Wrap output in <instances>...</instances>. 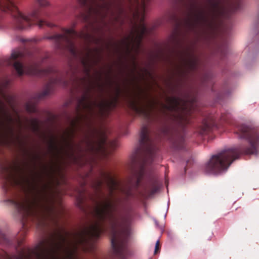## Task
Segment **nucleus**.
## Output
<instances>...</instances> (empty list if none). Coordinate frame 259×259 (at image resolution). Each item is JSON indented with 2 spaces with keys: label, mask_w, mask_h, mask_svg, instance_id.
Returning a JSON list of instances; mask_svg holds the SVG:
<instances>
[{
  "label": "nucleus",
  "mask_w": 259,
  "mask_h": 259,
  "mask_svg": "<svg viewBox=\"0 0 259 259\" xmlns=\"http://www.w3.org/2000/svg\"><path fill=\"white\" fill-rule=\"evenodd\" d=\"M37 4L40 6H46L49 5L47 0H37Z\"/></svg>",
  "instance_id": "aec40b11"
},
{
  "label": "nucleus",
  "mask_w": 259,
  "mask_h": 259,
  "mask_svg": "<svg viewBox=\"0 0 259 259\" xmlns=\"http://www.w3.org/2000/svg\"><path fill=\"white\" fill-rule=\"evenodd\" d=\"M119 96L115 95L114 97H113L111 99L116 104H117V102L118 101Z\"/></svg>",
  "instance_id": "393cba45"
},
{
  "label": "nucleus",
  "mask_w": 259,
  "mask_h": 259,
  "mask_svg": "<svg viewBox=\"0 0 259 259\" xmlns=\"http://www.w3.org/2000/svg\"><path fill=\"white\" fill-rule=\"evenodd\" d=\"M21 56V54L19 51H15L12 53L11 57L13 59H17Z\"/></svg>",
  "instance_id": "412c9836"
},
{
  "label": "nucleus",
  "mask_w": 259,
  "mask_h": 259,
  "mask_svg": "<svg viewBox=\"0 0 259 259\" xmlns=\"http://www.w3.org/2000/svg\"><path fill=\"white\" fill-rule=\"evenodd\" d=\"M165 103L166 104H161V105L163 109L174 112V119L179 120L186 123L189 122L187 115L190 112L188 109V106L190 103L174 97L166 98Z\"/></svg>",
  "instance_id": "20e7f679"
},
{
  "label": "nucleus",
  "mask_w": 259,
  "mask_h": 259,
  "mask_svg": "<svg viewBox=\"0 0 259 259\" xmlns=\"http://www.w3.org/2000/svg\"><path fill=\"white\" fill-rule=\"evenodd\" d=\"M227 169V150H223L216 155H212L205 165V171L208 174H221Z\"/></svg>",
  "instance_id": "6e6552de"
},
{
  "label": "nucleus",
  "mask_w": 259,
  "mask_h": 259,
  "mask_svg": "<svg viewBox=\"0 0 259 259\" xmlns=\"http://www.w3.org/2000/svg\"><path fill=\"white\" fill-rule=\"evenodd\" d=\"M79 3L82 5H85L87 2V0H78Z\"/></svg>",
  "instance_id": "7c9ffc66"
},
{
  "label": "nucleus",
  "mask_w": 259,
  "mask_h": 259,
  "mask_svg": "<svg viewBox=\"0 0 259 259\" xmlns=\"http://www.w3.org/2000/svg\"><path fill=\"white\" fill-rule=\"evenodd\" d=\"M149 141V138L148 137V130L145 126L143 127L141 130L140 134V144H144L147 143Z\"/></svg>",
  "instance_id": "a211bd4d"
},
{
  "label": "nucleus",
  "mask_w": 259,
  "mask_h": 259,
  "mask_svg": "<svg viewBox=\"0 0 259 259\" xmlns=\"http://www.w3.org/2000/svg\"><path fill=\"white\" fill-rule=\"evenodd\" d=\"M147 1L148 0H142L141 4L142 6V9L144 10L146 5V3Z\"/></svg>",
  "instance_id": "bb28decb"
},
{
  "label": "nucleus",
  "mask_w": 259,
  "mask_h": 259,
  "mask_svg": "<svg viewBox=\"0 0 259 259\" xmlns=\"http://www.w3.org/2000/svg\"><path fill=\"white\" fill-rule=\"evenodd\" d=\"M241 1V0H228V36L229 35L230 24L232 25V21H230L229 15L240 9Z\"/></svg>",
  "instance_id": "ddd939ff"
},
{
  "label": "nucleus",
  "mask_w": 259,
  "mask_h": 259,
  "mask_svg": "<svg viewBox=\"0 0 259 259\" xmlns=\"http://www.w3.org/2000/svg\"><path fill=\"white\" fill-rule=\"evenodd\" d=\"M240 154V153L238 149L236 148H228V168L234 160L239 157Z\"/></svg>",
  "instance_id": "dca6fc26"
},
{
  "label": "nucleus",
  "mask_w": 259,
  "mask_h": 259,
  "mask_svg": "<svg viewBox=\"0 0 259 259\" xmlns=\"http://www.w3.org/2000/svg\"><path fill=\"white\" fill-rule=\"evenodd\" d=\"M95 105V102L90 101L87 95L84 94L78 102L77 108L91 111Z\"/></svg>",
  "instance_id": "4468645a"
},
{
  "label": "nucleus",
  "mask_w": 259,
  "mask_h": 259,
  "mask_svg": "<svg viewBox=\"0 0 259 259\" xmlns=\"http://www.w3.org/2000/svg\"><path fill=\"white\" fill-rule=\"evenodd\" d=\"M29 16H37V15L35 13H33L29 15Z\"/></svg>",
  "instance_id": "f704fd0d"
},
{
  "label": "nucleus",
  "mask_w": 259,
  "mask_h": 259,
  "mask_svg": "<svg viewBox=\"0 0 259 259\" xmlns=\"http://www.w3.org/2000/svg\"><path fill=\"white\" fill-rule=\"evenodd\" d=\"M117 104L111 99L109 101H102L98 104V107L101 109L110 110L116 107Z\"/></svg>",
  "instance_id": "f3484780"
},
{
  "label": "nucleus",
  "mask_w": 259,
  "mask_h": 259,
  "mask_svg": "<svg viewBox=\"0 0 259 259\" xmlns=\"http://www.w3.org/2000/svg\"><path fill=\"white\" fill-rule=\"evenodd\" d=\"M78 37H81V34H78L73 29H68L65 30L64 35L57 34L55 35L51 38L67 42L70 45L69 51L72 54H75V50L74 48L73 40Z\"/></svg>",
  "instance_id": "9d476101"
},
{
  "label": "nucleus",
  "mask_w": 259,
  "mask_h": 259,
  "mask_svg": "<svg viewBox=\"0 0 259 259\" xmlns=\"http://www.w3.org/2000/svg\"><path fill=\"white\" fill-rule=\"evenodd\" d=\"M26 110L28 112H33L35 111V108L34 106H30L28 104L26 105Z\"/></svg>",
  "instance_id": "4be33fe9"
},
{
  "label": "nucleus",
  "mask_w": 259,
  "mask_h": 259,
  "mask_svg": "<svg viewBox=\"0 0 259 259\" xmlns=\"http://www.w3.org/2000/svg\"><path fill=\"white\" fill-rule=\"evenodd\" d=\"M239 138L247 140L249 146L242 148L245 154L257 155L259 154V133L250 124H242L238 127Z\"/></svg>",
  "instance_id": "7ed1b4c3"
},
{
  "label": "nucleus",
  "mask_w": 259,
  "mask_h": 259,
  "mask_svg": "<svg viewBox=\"0 0 259 259\" xmlns=\"http://www.w3.org/2000/svg\"><path fill=\"white\" fill-rule=\"evenodd\" d=\"M88 149L92 152L103 156L107 155L106 149V136L101 130L93 128L85 139Z\"/></svg>",
  "instance_id": "39448f33"
},
{
  "label": "nucleus",
  "mask_w": 259,
  "mask_h": 259,
  "mask_svg": "<svg viewBox=\"0 0 259 259\" xmlns=\"http://www.w3.org/2000/svg\"><path fill=\"white\" fill-rule=\"evenodd\" d=\"M13 143V131L11 128H8L4 133L0 134V144L9 145Z\"/></svg>",
  "instance_id": "2eb2a0df"
},
{
  "label": "nucleus",
  "mask_w": 259,
  "mask_h": 259,
  "mask_svg": "<svg viewBox=\"0 0 259 259\" xmlns=\"http://www.w3.org/2000/svg\"><path fill=\"white\" fill-rule=\"evenodd\" d=\"M144 17L143 14H142L140 23L139 25H135L130 35L121 40V44L124 45L126 49L128 50L130 48L136 47L139 48L143 35L146 31L144 24Z\"/></svg>",
  "instance_id": "0eeeda50"
},
{
  "label": "nucleus",
  "mask_w": 259,
  "mask_h": 259,
  "mask_svg": "<svg viewBox=\"0 0 259 259\" xmlns=\"http://www.w3.org/2000/svg\"><path fill=\"white\" fill-rule=\"evenodd\" d=\"M31 124L33 126V130H36L37 128V122L36 119H33L31 121Z\"/></svg>",
  "instance_id": "5701e85b"
},
{
  "label": "nucleus",
  "mask_w": 259,
  "mask_h": 259,
  "mask_svg": "<svg viewBox=\"0 0 259 259\" xmlns=\"http://www.w3.org/2000/svg\"><path fill=\"white\" fill-rule=\"evenodd\" d=\"M7 180L15 185L22 186L27 184L29 188L34 192L32 202L25 199L18 204V207L28 212L34 204L42 205L46 219L57 224L59 222V214L57 213L53 196L47 192L48 184H44L40 187L37 179L41 175L37 172H32L31 180L25 177L20 165L14 163L9 167Z\"/></svg>",
  "instance_id": "f03ea898"
},
{
  "label": "nucleus",
  "mask_w": 259,
  "mask_h": 259,
  "mask_svg": "<svg viewBox=\"0 0 259 259\" xmlns=\"http://www.w3.org/2000/svg\"><path fill=\"white\" fill-rule=\"evenodd\" d=\"M103 181H104L110 190V196H111L114 190L118 189L120 186L119 182L115 181L108 172H103L101 174V179L98 180L96 186V189H99L101 187Z\"/></svg>",
  "instance_id": "9b49d317"
},
{
  "label": "nucleus",
  "mask_w": 259,
  "mask_h": 259,
  "mask_svg": "<svg viewBox=\"0 0 259 259\" xmlns=\"http://www.w3.org/2000/svg\"><path fill=\"white\" fill-rule=\"evenodd\" d=\"M181 63L184 67L193 70L197 66V60L193 55L187 54L181 57Z\"/></svg>",
  "instance_id": "f8f14e48"
},
{
  "label": "nucleus",
  "mask_w": 259,
  "mask_h": 259,
  "mask_svg": "<svg viewBox=\"0 0 259 259\" xmlns=\"http://www.w3.org/2000/svg\"><path fill=\"white\" fill-rule=\"evenodd\" d=\"M74 135V127H70L66 129L62 136V141L64 145L59 148L56 142L53 139H51L49 143V150L51 152L57 151L58 154H60L63 151L66 156L68 157H72L74 154V143L73 139Z\"/></svg>",
  "instance_id": "423d86ee"
},
{
  "label": "nucleus",
  "mask_w": 259,
  "mask_h": 259,
  "mask_svg": "<svg viewBox=\"0 0 259 259\" xmlns=\"http://www.w3.org/2000/svg\"><path fill=\"white\" fill-rule=\"evenodd\" d=\"M139 182H140V179H138L137 180V184H138L139 183Z\"/></svg>",
  "instance_id": "c9c22d12"
},
{
  "label": "nucleus",
  "mask_w": 259,
  "mask_h": 259,
  "mask_svg": "<svg viewBox=\"0 0 259 259\" xmlns=\"http://www.w3.org/2000/svg\"><path fill=\"white\" fill-rule=\"evenodd\" d=\"M232 54V51H231L230 49H229L228 48V53H227V54H228V59H229V57H230L231 56Z\"/></svg>",
  "instance_id": "c85d7f7f"
},
{
  "label": "nucleus",
  "mask_w": 259,
  "mask_h": 259,
  "mask_svg": "<svg viewBox=\"0 0 259 259\" xmlns=\"http://www.w3.org/2000/svg\"><path fill=\"white\" fill-rule=\"evenodd\" d=\"M131 2H133L136 4V5H138L139 4V0H129Z\"/></svg>",
  "instance_id": "2f4dec72"
},
{
  "label": "nucleus",
  "mask_w": 259,
  "mask_h": 259,
  "mask_svg": "<svg viewBox=\"0 0 259 259\" xmlns=\"http://www.w3.org/2000/svg\"><path fill=\"white\" fill-rule=\"evenodd\" d=\"M144 97L148 99L146 104L142 103L139 99H133L130 100L129 107L138 114L149 116L159 102L154 98L148 99V95L146 94Z\"/></svg>",
  "instance_id": "1a4fd4ad"
},
{
  "label": "nucleus",
  "mask_w": 259,
  "mask_h": 259,
  "mask_svg": "<svg viewBox=\"0 0 259 259\" xmlns=\"http://www.w3.org/2000/svg\"><path fill=\"white\" fill-rule=\"evenodd\" d=\"M114 205L110 197L98 202L94 208L97 221L81 231L71 233L61 227L52 233L33 250L21 253L16 259H78V248L85 252L94 249L93 239L106 231L105 221L108 219L112 234L111 244L116 254H122L127 248L129 231L124 227L128 224L127 218L113 217Z\"/></svg>",
  "instance_id": "f257e3e1"
},
{
  "label": "nucleus",
  "mask_w": 259,
  "mask_h": 259,
  "mask_svg": "<svg viewBox=\"0 0 259 259\" xmlns=\"http://www.w3.org/2000/svg\"><path fill=\"white\" fill-rule=\"evenodd\" d=\"M135 71V68H134L133 69V70L131 71V73H130V75H131V76H133L134 75V73Z\"/></svg>",
  "instance_id": "72a5a7b5"
},
{
  "label": "nucleus",
  "mask_w": 259,
  "mask_h": 259,
  "mask_svg": "<svg viewBox=\"0 0 259 259\" xmlns=\"http://www.w3.org/2000/svg\"><path fill=\"white\" fill-rule=\"evenodd\" d=\"M24 27H19V29H24Z\"/></svg>",
  "instance_id": "e433bc0d"
},
{
  "label": "nucleus",
  "mask_w": 259,
  "mask_h": 259,
  "mask_svg": "<svg viewBox=\"0 0 259 259\" xmlns=\"http://www.w3.org/2000/svg\"><path fill=\"white\" fill-rule=\"evenodd\" d=\"M121 90L119 87H117L115 89V95L120 96L121 94Z\"/></svg>",
  "instance_id": "b1692460"
},
{
  "label": "nucleus",
  "mask_w": 259,
  "mask_h": 259,
  "mask_svg": "<svg viewBox=\"0 0 259 259\" xmlns=\"http://www.w3.org/2000/svg\"><path fill=\"white\" fill-rule=\"evenodd\" d=\"M42 172L43 173L45 174H48L49 172V170H48L47 167L46 166H44Z\"/></svg>",
  "instance_id": "cd10ccee"
},
{
  "label": "nucleus",
  "mask_w": 259,
  "mask_h": 259,
  "mask_svg": "<svg viewBox=\"0 0 259 259\" xmlns=\"http://www.w3.org/2000/svg\"><path fill=\"white\" fill-rule=\"evenodd\" d=\"M14 67L19 75L23 74V66L20 62H16L14 64Z\"/></svg>",
  "instance_id": "6ab92c4d"
},
{
  "label": "nucleus",
  "mask_w": 259,
  "mask_h": 259,
  "mask_svg": "<svg viewBox=\"0 0 259 259\" xmlns=\"http://www.w3.org/2000/svg\"><path fill=\"white\" fill-rule=\"evenodd\" d=\"M159 249V240H157L156 244H155V251L154 253H156L157 252V250Z\"/></svg>",
  "instance_id": "a878e982"
},
{
  "label": "nucleus",
  "mask_w": 259,
  "mask_h": 259,
  "mask_svg": "<svg viewBox=\"0 0 259 259\" xmlns=\"http://www.w3.org/2000/svg\"><path fill=\"white\" fill-rule=\"evenodd\" d=\"M139 13L138 11L135 12V13L134 14V18L137 19V18L139 16Z\"/></svg>",
  "instance_id": "c756f323"
},
{
  "label": "nucleus",
  "mask_w": 259,
  "mask_h": 259,
  "mask_svg": "<svg viewBox=\"0 0 259 259\" xmlns=\"http://www.w3.org/2000/svg\"><path fill=\"white\" fill-rule=\"evenodd\" d=\"M82 63H83V64H85V62H84V60H82Z\"/></svg>",
  "instance_id": "4c0bfd02"
},
{
  "label": "nucleus",
  "mask_w": 259,
  "mask_h": 259,
  "mask_svg": "<svg viewBox=\"0 0 259 259\" xmlns=\"http://www.w3.org/2000/svg\"><path fill=\"white\" fill-rule=\"evenodd\" d=\"M39 159V157L38 155H33L32 156V160H36Z\"/></svg>",
  "instance_id": "473e14b6"
}]
</instances>
